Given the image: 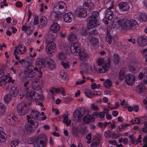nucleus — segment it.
Returning <instances> with one entry per match:
<instances>
[{
	"instance_id": "1",
	"label": "nucleus",
	"mask_w": 147,
	"mask_h": 147,
	"mask_svg": "<svg viewBox=\"0 0 147 147\" xmlns=\"http://www.w3.org/2000/svg\"><path fill=\"white\" fill-rule=\"evenodd\" d=\"M29 115L27 116L28 121L25 124V129L28 132L33 131L38 126V123L32 119H38L39 113L36 111L31 110L29 111Z\"/></svg>"
},
{
	"instance_id": "2",
	"label": "nucleus",
	"mask_w": 147,
	"mask_h": 147,
	"mask_svg": "<svg viewBox=\"0 0 147 147\" xmlns=\"http://www.w3.org/2000/svg\"><path fill=\"white\" fill-rule=\"evenodd\" d=\"M66 9L65 3L62 1L59 2L53 8V12L51 14V19L53 20H56L57 19V15L62 13Z\"/></svg>"
},
{
	"instance_id": "3",
	"label": "nucleus",
	"mask_w": 147,
	"mask_h": 147,
	"mask_svg": "<svg viewBox=\"0 0 147 147\" xmlns=\"http://www.w3.org/2000/svg\"><path fill=\"white\" fill-rule=\"evenodd\" d=\"M96 61L98 66L101 65L98 69V71L100 73H105L109 69L110 67V60L108 58L105 59L99 58Z\"/></svg>"
},
{
	"instance_id": "4",
	"label": "nucleus",
	"mask_w": 147,
	"mask_h": 147,
	"mask_svg": "<svg viewBox=\"0 0 147 147\" xmlns=\"http://www.w3.org/2000/svg\"><path fill=\"white\" fill-rule=\"evenodd\" d=\"M37 72L38 74V75L39 77L42 76V73L41 70H38L36 67L30 65L26 68L24 74L26 77L32 78L36 75Z\"/></svg>"
},
{
	"instance_id": "5",
	"label": "nucleus",
	"mask_w": 147,
	"mask_h": 147,
	"mask_svg": "<svg viewBox=\"0 0 147 147\" xmlns=\"http://www.w3.org/2000/svg\"><path fill=\"white\" fill-rule=\"evenodd\" d=\"M73 54L74 55L77 56L81 60H86L88 55L86 52L82 49H80L79 46L77 44L73 45Z\"/></svg>"
},
{
	"instance_id": "6",
	"label": "nucleus",
	"mask_w": 147,
	"mask_h": 147,
	"mask_svg": "<svg viewBox=\"0 0 147 147\" xmlns=\"http://www.w3.org/2000/svg\"><path fill=\"white\" fill-rule=\"evenodd\" d=\"M99 14L98 12L94 11L92 15L89 18V22L88 26L89 28H92L100 24L99 22Z\"/></svg>"
},
{
	"instance_id": "7",
	"label": "nucleus",
	"mask_w": 147,
	"mask_h": 147,
	"mask_svg": "<svg viewBox=\"0 0 147 147\" xmlns=\"http://www.w3.org/2000/svg\"><path fill=\"white\" fill-rule=\"evenodd\" d=\"M11 78L9 75H5L4 72L3 70L0 69V86L4 87L6 89H7V85L6 83L10 82Z\"/></svg>"
},
{
	"instance_id": "8",
	"label": "nucleus",
	"mask_w": 147,
	"mask_h": 147,
	"mask_svg": "<svg viewBox=\"0 0 147 147\" xmlns=\"http://www.w3.org/2000/svg\"><path fill=\"white\" fill-rule=\"evenodd\" d=\"M26 96L28 100L31 101H34L36 100H43L45 98L43 95H40L33 91L27 92L26 94Z\"/></svg>"
},
{
	"instance_id": "9",
	"label": "nucleus",
	"mask_w": 147,
	"mask_h": 147,
	"mask_svg": "<svg viewBox=\"0 0 147 147\" xmlns=\"http://www.w3.org/2000/svg\"><path fill=\"white\" fill-rule=\"evenodd\" d=\"M123 27L124 29H134L138 27V24L134 19H131L130 20L124 22Z\"/></svg>"
},
{
	"instance_id": "10",
	"label": "nucleus",
	"mask_w": 147,
	"mask_h": 147,
	"mask_svg": "<svg viewBox=\"0 0 147 147\" xmlns=\"http://www.w3.org/2000/svg\"><path fill=\"white\" fill-rule=\"evenodd\" d=\"M36 65H42L47 67H50L51 68L54 67V62L53 60H51L45 62L44 59L41 58H37L36 60Z\"/></svg>"
},
{
	"instance_id": "11",
	"label": "nucleus",
	"mask_w": 147,
	"mask_h": 147,
	"mask_svg": "<svg viewBox=\"0 0 147 147\" xmlns=\"http://www.w3.org/2000/svg\"><path fill=\"white\" fill-rule=\"evenodd\" d=\"M55 46L54 43H48L46 47V52L49 55L53 56L55 53Z\"/></svg>"
},
{
	"instance_id": "12",
	"label": "nucleus",
	"mask_w": 147,
	"mask_h": 147,
	"mask_svg": "<svg viewBox=\"0 0 147 147\" xmlns=\"http://www.w3.org/2000/svg\"><path fill=\"white\" fill-rule=\"evenodd\" d=\"M46 136L45 135H41L38 138L37 147H44L46 144Z\"/></svg>"
},
{
	"instance_id": "13",
	"label": "nucleus",
	"mask_w": 147,
	"mask_h": 147,
	"mask_svg": "<svg viewBox=\"0 0 147 147\" xmlns=\"http://www.w3.org/2000/svg\"><path fill=\"white\" fill-rule=\"evenodd\" d=\"M7 116L8 120V122H9V124L14 125L18 123V119L16 116L12 114L9 113L7 115Z\"/></svg>"
},
{
	"instance_id": "14",
	"label": "nucleus",
	"mask_w": 147,
	"mask_h": 147,
	"mask_svg": "<svg viewBox=\"0 0 147 147\" xmlns=\"http://www.w3.org/2000/svg\"><path fill=\"white\" fill-rule=\"evenodd\" d=\"M26 51V47L24 45L20 44L15 47L14 53L22 55L25 53Z\"/></svg>"
},
{
	"instance_id": "15",
	"label": "nucleus",
	"mask_w": 147,
	"mask_h": 147,
	"mask_svg": "<svg viewBox=\"0 0 147 147\" xmlns=\"http://www.w3.org/2000/svg\"><path fill=\"white\" fill-rule=\"evenodd\" d=\"M135 77L132 74H128L125 78V81L126 84L129 85H132L135 82Z\"/></svg>"
},
{
	"instance_id": "16",
	"label": "nucleus",
	"mask_w": 147,
	"mask_h": 147,
	"mask_svg": "<svg viewBox=\"0 0 147 147\" xmlns=\"http://www.w3.org/2000/svg\"><path fill=\"white\" fill-rule=\"evenodd\" d=\"M83 69L84 71L88 74L94 71H97L96 69H95L94 67H92V66L89 64H84V66Z\"/></svg>"
},
{
	"instance_id": "17",
	"label": "nucleus",
	"mask_w": 147,
	"mask_h": 147,
	"mask_svg": "<svg viewBox=\"0 0 147 147\" xmlns=\"http://www.w3.org/2000/svg\"><path fill=\"white\" fill-rule=\"evenodd\" d=\"M76 15L78 17L85 18L86 16V11L82 8H78L75 10Z\"/></svg>"
},
{
	"instance_id": "18",
	"label": "nucleus",
	"mask_w": 147,
	"mask_h": 147,
	"mask_svg": "<svg viewBox=\"0 0 147 147\" xmlns=\"http://www.w3.org/2000/svg\"><path fill=\"white\" fill-rule=\"evenodd\" d=\"M27 110L22 104H20L17 106V111L18 113L21 115H24L27 112Z\"/></svg>"
},
{
	"instance_id": "19",
	"label": "nucleus",
	"mask_w": 147,
	"mask_h": 147,
	"mask_svg": "<svg viewBox=\"0 0 147 147\" xmlns=\"http://www.w3.org/2000/svg\"><path fill=\"white\" fill-rule=\"evenodd\" d=\"M59 25L57 23H54L50 26L49 32L51 34L56 33L59 30Z\"/></svg>"
},
{
	"instance_id": "20",
	"label": "nucleus",
	"mask_w": 147,
	"mask_h": 147,
	"mask_svg": "<svg viewBox=\"0 0 147 147\" xmlns=\"http://www.w3.org/2000/svg\"><path fill=\"white\" fill-rule=\"evenodd\" d=\"M138 44L141 47H144L147 45V37L140 36L138 40Z\"/></svg>"
},
{
	"instance_id": "21",
	"label": "nucleus",
	"mask_w": 147,
	"mask_h": 147,
	"mask_svg": "<svg viewBox=\"0 0 147 147\" xmlns=\"http://www.w3.org/2000/svg\"><path fill=\"white\" fill-rule=\"evenodd\" d=\"M124 23V22L119 20L116 22H114L113 24V28L115 30L119 28L124 29V28L123 27V26L124 25L123 24Z\"/></svg>"
},
{
	"instance_id": "22",
	"label": "nucleus",
	"mask_w": 147,
	"mask_h": 147,
	"mask_svg": "<svg viewBox=\"0 0 147 147\" xmlns=\"http://www.w3.org/2000/svg\"><path fill=\"white\" fill-rule=\"evenodd\" d=\"M73 18V14L70 12H68L64 15L63 19L66 22H70L71 21Z\"/></svg>"
},
{
	"instance_id": "23",
	"label": "nucleus",
	"mask_w": 147,
	"mask_h": 147,
	"mask_svg": "<svg viewBox=\"0 0 147 147\" xmlns=\"http://www.w3.org/2000/svg\"><path fill=\"white\" fill-rule=\"evenodd\" d=\"M146 89L144 85L142 83H140L136 87V91L137 92L140 94L144 92Z\"/></svg>"
},
{
	"instance_id": "24",
	"label": "nucleus",
	"mask_w": 147,
	"mask_h": 147,
	"mask_svg": "<svg viewBox=\"0 0 147 147\" xmlns=\"http://www.w3.org/2000/svg\"><path fill=\"white\" fill-rule=\"evenodd\" d=\"M114 17V14L112 11L109 9H107L105 11V18L109 20H112Z\"/></svg>"
},
{
	"instance_id": "25",
	"label": "nucleus",
	"mask_w": 147,
	"mask_h": 147,
	"mask_svg": "<svg viewBox=\"0 0 147 147\" xmlns=\"http://www.w3.org/2000/svg\"><path fill=\"white\" fill-rule=\"evenodd\" d=\"M119 6L120 9L122 11H127L129 8V5L126 3L121 2L120 3Z\"/></svg>"
},
{
	"instance_id": "26",
	"label": "nucleus",
	"mask_w": 147,
	"mask_h": 147,
	"mask_svg": "<svg viewBox=\"0 0 147 147\" xmlns=\"http://www.w3.org/2000/svg\"><path fill=\"white\" fill-rule=\"evenodd\" d=\"M42 83L40 82V80H34L32 82V85L34 88H41Z\"/></svg>"
},
{
	"instance_id": "27",
	"label": "nucleus",
	"mask_w": 147,
	"mask_h": 147,
	"mask_svg": "<svg viewBox=\"0 0 147 147\" xmlns=\"http://www.w3.org/2000/svg\"><path fill=\"white\" fill-rule=\"evenodd\" d=\"M19 91L18 88L15 86H13L11 88L10 93L11 96L15 97L18 95Z\"/></svg>"
},
{
	"instance_id": "28",
	"label": "nucleus",
	"mask_w": 147,
	"mask_h": 147,
	"mask_svg": "<svg viewBox=\"0 0 147 147\" xmlns=\"http://www.w3.org/2000/svg\"><path fill=\"white\" fill-rule=\"evenodd\" d=\"M98 115L100 118H102L105 117V114L103 112H101L100 113L98 112H94L92 113L90 119L92 120H94L95 119V117H94L93 116L95 117Z\"/></svg>"
},
{
	"instance_id": "29",
	"label": "nucleus",
	"mask_w": 147,
	"mask_h": 147,
	"mask_svg": "<svg viewBox=\"0 0 147 147\" xmlns=\"http://www.w3.org/2000/svg\"><path fill=\"white\" fill-rule=\"evenodd\" d=\"M73 116L74 119L79 121L82 116L80 112L78 110H76L73 113Z\"/></svg>"
},
{
	"instance_id": "30",
	"label": "nucleus",
	"mask_w": 147,
	"mask_h": 147,
	"mask_svg": "<svg viewBox=\"0 0 147 147\" xmlns=\"http://www.w3.org/2000/svg\"><path fill=\"white\" fill-rule=\"evenodd\" d=\"M128 70L132 73H135L138 71V69L136 68V65L134 63H131L129 66Z\"/></svg>"
},
{
	"instance_id": "31",
	"label": "nucleus",
	"mask_w": 147,
	"mask_h": 147,
	"mask_svg": "<svg viewBox=\"0 0 147 147\" xmlns=\"http://www.w3.org/2000/svg\"><path fill=\"white\" fill-rule=\"evenodd\" d=\"M104 4L107 5V7L110 9L112 8L114 6V4L111 0H103Z\"/></svg>"
},
{
	"instance_id": "32",
	"label": "nucleus",
	"mask_w": 147,
	"mask_h": 147,
	"mask_svg": "<svg viewBox=\"0 0 147 147\" xmlns=\"http://www.w3.org/2000/svg\"><path fill=\"white\" fill-rule=\"evenodd\" d=\"M36 55V53H30L29 54V56L30 58L28 56L26 57V61L28 63H31L33 61V60L32 59V58L33 57L35 56Z\"/></svg>"
},
{
	"instance_id": "33",
	"label": "nucleus",
	"mask_w": 147,
	"mask_h": 147,
	"mask_svg": "<svg viewBox=\"0 0 147 147\" xmlns=\"http://www.w3.org/2000/svg\"><path fill=\"white\" fill-rule=\"evenodd\" d=\"M57 58L60 61H63L66 60V56L65 54L61 53L57 55Z\"/></svg>"
},
{
	"instance_id": "34",
	"label": "nucleus",
	"mask_w": 147,
	"mask_h": 147,
	"mask_svg": "<svg viewBox=\"0 0 147 147\" xmlns=\"http://www.w3.org/2000/svg\"><path fill=\"white\" fill-rule=\"evenodd\" d=\"M63 122L65 123L67 126H69L71 123V121L68 119V116L66 115L63 116Z\"/></svg>"
},
{
	"instance_id": "35",
	"label": "nucleus",
	"mask_w": 147,
	"mask_h": 147,
	"mask_svg": "<svg viewBox=\"0 0 147 147\" xmlns=\"http://www.w3.org/2000/svg\"><path fill=\"white\" fill-rule=\"evenodd\" d=\"M139 19L141 22H146L147 20V15L145 13H142L140 15Z\"/></svg>"
},
{
	"instance_id": "36",
	"label": "nucleus",
	"mask_w": 147,
	"mask_h": 147,
	"mask_svg": "<svg viewBox=\"0 0 147 147\" xmlns=\"http://www.w3.org/2000/svg\"><path fill=\"white\" fill-rule=\"evenodd\" d=\"M120 58L117 55H114L113 57V65L115 66H116L118 65V63L120 61Z\"/></svg>"
},
{
	"instance_id": "37",
	"label": "nucleus",
	"mask_w": 147,
	"mask_h": 147,
	"mask_svg": "<svg viewBox=\"0 0 147 147\" xmlns=\"http://www.w3.org/2000/svg\"><path fill=\"white\" fill-rule=\"evenodd\" d=\"M41 25L42 27L45 26L47 23V19L44 16H42L40 20Z\"/></svg>"
},
{
	"instance_id": "38",
	"label": "nucleus",
	"mask_w": 147,
	"mask_h": 147,
	"mask_svg": "<svg viewBox=\"0 0 147 147\" xmlns=\"http://www.w3.org/2000/svg\"><path fill=\"white\" fill-rule=\"evenodd\" d=\"M6 136L3 131H0V142H3L5 141Z\"/></svg>"
},
{
	"instance_id": "39",
	"label": "nucleus",
	"mask_w": 147,
	"mask_h": 147,
	"mask_svg": "<svg viewBox=\"0 0 147 147\" xmlns=\"http://www.w3.org/2000/svg\"><path fill=\"white\" fill-rule=\"evenodd\" d=\"M76 35L73 33H70L67 36V39L70 41H74L76 39Z\"/></svg>"
},
{
	"instance_id": "40",
	"label": "nucleus",
	"mask_w": 147,
	"mask_h": 147,
	"mask_svg": "<svg viewBox=\"0 0 147 147\" xmlns=\"http://www.w3.org/2000/svg\"><path fill=\"white\" fill-rule=\"evenodd\" d=\"M100 142V138H96L94 140V141L92 142L91 144V147H94L98 146Z\"/></svg>"
},
{
	"instance_id": "41",
	"label": "nucleus",
	"mask_w": 147,
	"mask_h": 147,
	"mask_svg": "<svg viewBox=\"0 0 147 147\" xmlns=\"http://www.w3.org/2000/svg\"><path fill=\"white\" fill-rule=\"evenodd\" d=\"M19 143V141L17 139L13 140L11 142V146L12 147H15L17 146Z\"/></svg>"
},
{
	"instance_id": "42",
	"label": "nucleus",
	"mask_w": 147,
	"mask_h": 147,
	"mask_svg": "<svg viewBox=\"0 0 147 147\" xmlns=\"http://www.w3.org/2000/svg\"><path fill=\"white\" fill-rule=\"evenodd\" d=\"M60 76L63 80H66L67 78L68 75L66 72L63 70L61 71L60 73Z\"/></svg>"
},
{
	"instance_id": "43",
	"label": "nucleus",
	"mask_w": 147,
	"mask_h": 147,
	"mask_svg": "<svg viewBox=\"0 0 147 147\" xmlns=\"http://www.w3.org/2000/svg\"><path fill=\"white\" fill-rule=\"evenodd\" d=\"M90 120V117L89 114H87L83 119V122L85 124L88 123Z\"/></svg>"
},
{
	"instance_id": "44",
	"label": "nucleus",
	"mask_w": 147,
	"mask_h": 147,
	"mask_svg": "<svg viewBox=\"0 0 147 147\" xmlns=\"http://www.w3.org/2000/svg\"><path fill=\"white\" fill-rule=\"evenodd\" d=\"M144 78V80L146 78H147V73H144V72H141L139 74V75L138 78L140 79H142L143 78Z\"/></svg>"
},
{
	"instance_id": "45",
	"label": "nucleus",
	"mask_w": 147,
	"mask_h": 147,
	"mask_svg": "<svg viewBox=\"0 0 147 147\" xmlns=\"http://www.w3.org/2000/svg\"><path fill=\"white\" fill-rule=\"evenodd\" d=\"M104 85L107 87H109L112 84V82L109 79H107L104 82Z\"/></svg>"
},
{
	"instance_id": "46",
	"label": "nucleus",
	"mask_w": 147,
	"mask_h": 147,
	"mask_svg": "<svg viewBox=\"0 0 147 147\" xmlns=\"http://www.w3.org/2000/svg\"><path fill=\"white\" fill-rule=\"evenodd\" d=\"M59 88L58 89L56 88H54L51 90L50 92L52 95H53L55 93H58L59 92Z\"/></svg>"
},
{
	"instance_id": "47",
	"label": "nucleus",
	"mask_w": 147,
	"mask_h": 147,
	"mask_svg": "<svg viewBox=\"0 0 147 147\" xmlns=\"http://www.w3.org/2000/svg\"><path fill=\"white\" fill-rule=\"evenodd\" d=\"M93 5V4L90 1H88L86 6V8L88 9H90Z\"/></svg>"
},
{
	"instance_id": "48",
	"label": "nucleus",
	"mask_w": 147,
	"mask_h": 147,
	"mask_svg": "<svg viewBox=\"0 0 147 147\" xmlns=\"http://www.w3.org/2000/svg\"><path fill=\"white\" fill-rule=\"evenodd\" d=\"M89 39H90V41L94 45L96 44V43L98 42V40L94 37H92L90 39V36L89 37Z\"/></svg>"
},
{
	"instance_id": "49",
	"label": "nucleus",
	"mask_w": 147,
	"mask_h": 147,
	"mask_svg": "<svg viewBox=\"0 0 147 147\" xmlns=\"http://www.w3.org/2000/svg\"><path fill=\"white\" fill-rule=\"evenodd\" d=\"M106 40L108 42L109 44H110L111 43L112 40V37L110 34L109 33H107Z\"/></svg>"
},
{
	"instance_id": "50",
	"label": "nucleus",
	"mask_w": 147,
	"mask_h": 147,
	"mask_svg": "<svg viewBox=\"0 0 147 147\" xmlns=\"http://www.w3.org/2000/svg\"><path fill=\"white\" fill-rule=\"evenodd\" d=\"M46 117L44 113L43 112L41 113V114L39 113L38 119L39 120H44L46 119Z\"/></svg>"
},
{
	"instance_id": "51",
	"label": "nucleus",
	"mask_w": 147,
	"mask_h": 147,
	"mask_svg": "<svg viewBox=\"0 0 147 147\" xmlns=\"http://www.w3.org/2000/svg\"><path fill=\"white\" fill-rule=\"evenodd\" d=\"M101 85L100 84H96L95 83H93L91 86V88L92 89H98L100 87Z\"/></svg>"
},
{
	"instance_id": "52",
	"label": "nucleus",
	"mask_w": 147,
	"mask_h": 147,
	"mask_svg": "<svg viewBox=\"0 0 147 147\" xmlns=\"http://www.w3.org/2000/svg\"><path fill=\"white\" fill-rule=\"evenodd\" d=\"M39 23V20L38 16H35L34 19L33 24L34 25L38 24Z\"/></svg>"
},
{
	"instance_id": "53",
	"label": "nucleus",
	"mask_w": 147,
	"mask_h": 147,
	"mask_svg": "<svg viewBox=\"0 0 147 147\" xmlns=\"http://www.w3.org/2000/svg\"><path fill=\"white\" fill-rule=\"evenodd\" d=\"M11 99V97L9 95H6L4 97V100L6 102H9Z\"/></svg>"
},
{
	"instance_id": "54",
	"label": "nucleus",
	"mask_w": 147,
	"mask_h": 147,
	"mask_svg": "<svg viewBox=\"0 0 147 147\" xmlns=\"http://www.w3.org/2000/svg\"><path fill=\"white\" fill-rule=\"evenodd\" d=\"M83 77V79L81 80L78 81L76 82V84L77 85H81L84 83L85 82V78L83 76H82Z\"/></svg>"
},
{
	"instance_id": "55",
	"label": "nucleus",
	"mask_w": 147,
	"mask_h": 147,
	"mask_svg": "<svg viewBox=\"0 0 147 147\" xmlns=\"http://www.w3.org/2000/svg\"><path fill=\"white\" fill-rule=\"evenodd\" d=\"M61 64L64 68H66L68 67L69 63L68 61L65 62L63 61L61 62Z\"/></svg>"
},
{
	"instance_id": "56",
	"label": "nucleus",
	"mask_w": 147,
	"mask_h": 147,
	"mask_svg": "<svg viewBox=\"0 0 147 147\" xmlns=\"http://www.w3.org/2000/svg\"><path fill=\"white\" fill-rule=\"evenodd\" d=\"M124 78V71L123 70L121 71L119 73L118 78L119 79L122 80Z\"/></svg>"
},
{
	"instance_id": "57",
	"label": "nucleus",
	"mask_w": 147,
	"mask_h": 147,
	"mask_svg": "<svg viewBox=\"0 0 147 147\" xmlns=\"http://www.w3.org/2000/svg\"><path fill=\"white\" fill-rule=\"evenodd\" d=\"M20 96L21 98H22L23 97H24L25 96V91L24 90L21 89L20 91Z\"/></svg>"
},
{
	"instance_id": "58",
	"label": "nucleus",
	"mask_w": 147,
	"mask_h": 147,
	"mask_svg": "<svg viewBox=\"0 0 147 147\" xmlns=\"http://www.w3.org/2000/svg\"><path fill=\"white\" fill-rule=\"evenodd\" d=\"M92 109L94 110H97L99 109V108L97 105L95 104H92L91 105Z\"/></svg>"
},
{
	"instance_id": "59",
	"label": "nucleus",
	"mask_w": 147,
	"mask_h": 147,
	"mask_svg": "<svg viewBox=\"0 0 147 147\" xmlns=\"http://www.w3.org/2000/svg\"><path fill=\"white\" fill-rule=\"evenodd\" d=\"M6 0H3V2H1V5H0V7L1 8H3L4 7V6H8L7 4L6 3Z\"/></svg>"
},
{
	"instance_id": "60",
	"label": "nucleus",
	"mask_w": 147,
	"mask_h": 147,
	"mask_svg": "<svg viewBox=\"0 0 147 147\" xmlns=\"http://www.w3.org/2000/svg\"><path fill=\"white\" fill-rule=\"evenodd\" d=\"M85 93L86 95L88 97H91L93 96L92 95L90 90H86Z\"/></svg>"
},
{
	"instance_id": "61",
	"label": "nucleus",
	"mask_w": 147,
	"mask_h": 147,
	"mask_svg": "<svg viewBox=\"0 0 147 147\" xmlns=\"http://www.w3.org/2000/svg\"><path fill=\"white\" fill-rule=\"evenodd\" d=\"M86 139L87 140V143H90L91 142V135L90 134H89L86 136Z\"/></svg>"
},
{
	"instance_id": "62",
	"label": "nucleus",
	"mask_w": 147,
	"mask_h": 147,
	"mask_svg": "<svg viewBox=\"0 0 147 147\" xmlns=\"http://www.w3.org/2000/svg\"><path fill=\"white\" fill-rule=\"evenodd\" d=\"M36 103L37 105H39L41 107V110L44 111L45 110V108H43V105L41 102H37Z\"/></svg>"
},
{
	"instance_id": "63",
	"label": "nucleus",
	"mask_w": 147,
	"mask_h": 147,
	"mask_svg": "<svg viewBox=\"0 0 147 147\" xmlns=\"http://www.w3.org/2000/svg\"><path fill=\"white\" fill-rule=\"evenodd\" d=\"M16 5L17 7L21 8L22 6V3L21 2L18 1L16 3Z\"/></svg>"
},
{
	"instance_id": "64",
	"label": "nucleus",
	"mask_w": 147,
	"mask_h": 147,
	"mask_svg": "<svg viewBox=\"0 0 147 147\" xmlns=\"http://www.w3.org/2000/svg\"><path fill=\"white\" fill-rule=\"evenodd\" d=\"M111 135V132L107 130L105 132V137L107 138H109Z\"/></svg>"
}]
</instances>
